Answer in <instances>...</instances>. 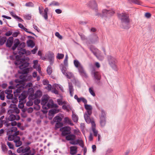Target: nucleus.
<instances>
[{
	"label": "nucleus",
	"instance_id": "1",
	"mask_svg": "<svg viewBox=\"0 0 155 155\" xmlns=\"http://www.w3.org/2000/svg\"><path fill=\"white\" fill-rule=\"evenodd\" d=\"M25 47V43L22 42L20 43L18 48V55L16 56V60L15 64L16 65H19L18 67L22 70L21 73L25 74L28 73L29 71V68H27L29 65V63L27 61V59L21 58V56L25 54L26 52L25 49L24 48Z\"/></svg>",
	"mask_w": 155,
	"mask_h": 155
},
{
	"label": "nucleus",
	"instance_id": "2",
	"mask_svg": "<svg viewBox=\"0 0 155 155\" xmlns=\"http://www.w3.org/2000/svg\"><path fill=\"white\" fill-rule=\"evenodd\" d=\"M119 18L121 20L122 25L124 29L129 28L128 25L130 22L129 17L127 14L125 13H122L118 14Z\"/></svg>",
	"mask_w": 155,
	"mask_h": 155
},
{
	"label": "nucleus",
	"instance_id": "3",
	"mask_svg": "<svg viewBox=\"0 0 155 155\" xmlns=\"http://www.w3.org/2000/svg\"><path fill=\"white\" fill-rule=\"evenodd\" d=\"M19 134V131H18L17 132L15 133V134L8 136V140L9 141L14 140L15 146L17 147L20 146L22 143L21 141L20 140V137L18 136Z\"/></svg>",
	"mask_w": 155,
	"mask_h": 155
},
{
	"label": "nucleus",
	"instance_id": "4",
	"mask_svg": "<svg viewBox=\"0 0 155 155\" xmlns=\"http://www.w3.org/2000/svg\"><path fill=\"white\" fill-rule=\"evenodd\" d=\"M74 63L75 67L78 68L80 75L86 78H87V75L83 66L77 60H74Z\"/></svg>",
	"mask_w": 155,
	"mask_h": 155
},
{
	"label": "nucleus",
	"instance_id": "5",
	"mask_svg": "<svg viewBox=\"0 0 155 155\" xmlns=\"http://www.w3.org/2000/svg\"><path fill=\"white\" fill-rule=\"evenodd\" d=\"M108 62L110 65L115 70H117L116 63L117 61L116 58L111 55H108L107 57Z\"/></svg>",
	"mask_w": 155,
	"mask_h": 155
},
{
	"label": "nucleus",
	"instance_id": "6",
	"mask_svg": "<svg viewBox=\"0 0 155 155\" xmlns=\"http://www.w3.org/2000/svg\"><path fill=\"white\" fill-rule=\"evenodd\" d=\"M106 117V115L105 111L103 110L102 109L100 116V123L101 126L103 127L105 125Z\"/></svg>",
	"mask_w": 155,
	"mask_h": 155
},
{
	"label": "nucleus",
	"instance_id": "7",
	"mask_svg": "<svg viewBox=\"0 0 155 155\" xmlns=\"http://www.w3.org/2000/svg\"><path fill=\"white\" fill-rule=\"evenodd\" d=\"M58 107V106L57 104H54L53 101L52 100H50L49 101H48L46 105L43 106V109L47 110L50 108L57 107Z\"/></svg>",
	"mask_w": 155,
	"mask_h": 155
},
{
	"label": "nucleus",
	"instance_id": "8",
	"mask_svg": "<svg viewBox=\"0 0 155 155\" xmlns=\"http://www.w3.org/2000/svg\"><path fill=\"white\" fill-rule=\"evenodd\" d=\"M19 79H16L15 82L19 84H24V82L27 80V78L26 75H22L20 76Z\"/></svg>",
	"mask_w": 155,
	"mask_h": 155
},
{
	"label": "nucleus",
	"instance_id": "9",
	"mask_svg": "<svg viewBox=\"0 0 155 155\" xmlns=\"http://www.w3.org/2000/svg\"><path fill=\"white\" fill-rule=\"evenodd\" d=\"M14 106H15L13 107V108L10 109L8 111L7 114H14L15 113L17 114L19 113V110L16 107L15 105H14Z\"/></svg>",
	"mask_w": 155,
	"mask_h": 155
},
{
	"label": "nucleus",
	"instance_id": "10",
	"mask_svg": "<svg viewBox=\"0 0 155 155\" xmlns=\"http://www.w3.org/2000/svg\"><path fill=\"white\" fill-rule=\"evenodd\" d=\"M114 11L113 10H107L103 9L102 10L103 15L104 16H110L114 14Z\"/></svg>",
	"mask_w": 155,
	"mask_h": 155
},
{
	"label": "nucleus",
	"instance_id": "11",
	"mask_svg": "<svg viewBox=\"0 0 155 155\" xmlns=\"http://www.w3.org/2000/svg\"><path fill=\"white\" fill-rule=\"evenodd\" d=\"M69 143L72 145L79 144L82 147H83L84 143L83 141L81 140L78 139L75 141H70Z\"/></svg>",
	"mask_w": 155,
	"mask_h": 155
},
{
	"label": "nucleus",
	"instance_id": "12",
	"mask_svg": "<svg viewBox=\"0 0 155 155\" xmlns=\"http://www.w3.org/2000/svg\"><path fill=\"white\" fill-rule=\"evenodd\" d=\"M92 73L94 75L95 80L97 83H99L101 77L100 73L98 72L94 71H92Z\"/></svg>",
	"mask_w": 155,
	"mask_h": 155
},
{
	"label": "nucleus",
	"instance_id": "13",
	"mask_svg": "<svg viewBox=\"0 0 155 155\" xmlns=\"http://www.w3.org/2000/svg\"><path fill=\"white\" fill-rule=\"evenodd\" d=\"M17 130V128L16 127H12L7 130V135H9L8 136L14 135L15 134V133L18 132Z\"/></svg>",
	"mask_w": 155,
	"mask_h": 155
},
{
	"label": "nucleus",
	"instance_id": "14",
	"mask_svg": "<svg viewBox=\"0 0 155 155\" xmlns=\"http://www.w3.org/2000/svg\"><path fill=\"white\" fill-rule=\"evenodd\" d=\"M91 115H89L87 113H85L84 115V117L85 120L86 122L88 124L91 123L92 124V122L93 121L94 122V119L93 118L91 119L90 116Z\"/></svg>",
	"mask_w": 155,
	"mask_h": 155
},
{
	"label": "nucleus",
	"instance_id": "15",
	"mask_svg": "<svg viewBox=\"0 0 155 155\" xmlns=\"http://www.w3.org/2000/svg\"><path fill=\"white\" fill-rule=\"evenodd\" d=\"M42 95V93L40 90L37 91L35 94H31L30 97H31L32 100H33L38 97H40Z\"/></svg>",
	"mask_w": 155,
	"mask_h": 155
},
{
	"label": "nucleus",
	"instance_id": "16",
	"mask_svg": "<svg viewBox=\"0 0 155 155\" xmlns=\"http://www.w3.org/2000/svg\"><path fill=\"white\" fill-rule=\"evenodd\" d=\"M89 49L98 59H100L99 57L97 55V53H99L100 51L97 48H95L93 46H92L89 47Z\"/></svg>",
	"mask_w": 155,
	"mask_h": 155
},
{
	"label": "nucleus",
	"instance_id": "17",
	"mask_svg": "<svg viewBox=\"0 0 155 155\" xmlns=\"http://www.w3.org/2000/svg\"><path fill=\"white\" fill-rule=\"evenodd\" d=\"M84 107L87 111L85 113H87L89 115H91L92 113V107L91 105L84 104Z\"/></svg>",
	"mask_w": 155,
	"mask_h": 155
},
{
	"label": "nucleus",
	"instance_id": "18",
	"mask_svg": "<svg viewBox=\"0 0 155 155\" xmlns=\"http://www.w3.org/2000/svg\"><path fill=\"white\" fill-rule=\"evenodd\" d=\"M20 117L17 114L15 115L14 114H12L9 115V116L8 118V120L10 121H13L15 120H19Z\"/></svg>",
	"mask_w": 155,
	"mask_h": 155
},
{
	"label": "nucleus",
	"instance_id": "19",
	"mask_svg": "<svg viewBox=\"0 0 155 155\" xmlns=\"http://www.w3.org/2000/svg\"><path fill=\"white\" fill-rule=\"evenodd\" d=\"M49 99L48 97V95H45L42 98L41 102V104L42 105V108L43 106H45L48 103Z\"/></svg>",
	"mask_w": 155,
	"mask_h": 155
},
{
	"label": "nucleus",
	"instance_id": "20",
	"mask_svg": "<svg viewBox=\"0 0 155 155\" xmlns=\"http://www.w3.org/2000/svg\"><path fill=\"white\" fill-rule=\"evenodd\" d=\"M25 85L24 84H16V87L17 89L14 92L15 94V93L17 94L20 93L21 90H22L24 88Z\"/></svg>",
	"mask_w": 155,
	"mask_h": 155
},
{
	"label": "nucleus",
	"instance_id": "21",
	"mask_svg": "<svg viewBox=\"0 0 155 155\" xmlns=\"http://www.w3.org/2000/svg\"><path fill=\"white\" fill-rule=\"evenodd\" d=\"M88 5L93 9H96L97 8V4L95 1H92L89 2Z\"/></svg>",
	"mask_w": 155,
	"mask_h": 155
},
{
	"label": "nucleus",
	"instance_id": "22",
	"mask_svg": "<svg viewBox=\"0 0 155 155\" xmlns=\"http://www.w3.org/2000/svg\"><path fill=\"white\" fill-rule=\"evenodd\" d=\"M13 41V37H10L8 39L6 45L7 47H11L12 46Z\"/></svg>",
	"mask_w": 155,
	"mask_h": 155
},
{
	"label": "nucleus",
	"instance_id": "23",
	"mask_svg": "<svg viewBox=\"0 0 155 155\" xmlns=\"http://www.w3.org/2000/svg\"><path fill=\"white\" fill-rule=\"evenodd\" d=\"M91 128L92 130L94 133V135L95 136H97L98 131L96 130V124L95 122H92Z\"/></svg>",
	"mask_w": 155,
	"mask_h": 155
},
{
	"label": "nucleus",
	"instance_id": "24",
	"mask_svg": "<svg viewBox=\"0 0 155 155\" xmlns=\"http://www.w3.org/2000/svg\"><path fill=\"white\" fill-rule=\"evenodd\" d=\"M75 136L72 134L68 135L66 137V139L67 140L75 141Z\"/></svg>",
	"mask_w": 155,
	"mask_h": 155
},
{
	"label": "nucleus",
	"instance_id": "25",
	"mask_svg": "<svg viewBox=\"0 0 155 155\" xmlns=\"http://www.w3.org/2000/svg\"><path fill=\"white\" fill-rule=\"evenodd\" d=\"M20 44L19 41L18 39H15L14 41V44L12 47V49L13 50H15L16 48L19 46Z\"/></svg>",
	"mask_w": 155,
	"mask_h": 155
},
{
	"label": "nucleus",
	"instance_id": "26",
	"mask_svg": "<svg viewBox=\"0 0 155 155\" xmlns=\"http://www.w3.org/2000/svg\"><path fill=\"white\" fill-rule=\"evenodd\" d=\"M70 149L71 154L74 155L77 152V147L75 146H71L70 147Z\"/></svg>",
	"mask_w": 155,
	"mask_h": 155
},
{
	"label": "nucleus",
	"instance_id": "27",
	"mask_svg": "<svg viewBox=\"0 0 155 155\" xmlns=\"http://www.w3.org/2000/svg\"><path fill=\"white\" fill-rule=\"evenodd\" d=\"M27 44L28 47L33 48L35 45V43L33 41L31 40H28L27 41Z\"/></svg>",
	"mask_w": 155,
	"mask_h": 155
},
{
	"label": "nucleus",
	"instance_id": "28",
	"mask_svg": "<svg viewBox=\"0 0 155 155\" xmlns=\"http://www.w3.org/2000/svg\"><path fill=\"white\" fill-rule=\"evenodd\" d=\"M48 8H45L44 10V13H42L41 15L44 18L45 20H47L48 19Z\"/></svg>",
	"mask_w": 155,
	"mask_h": 155
},
{
	"label": "nucleus",
	"instance_id": "29",
	"mask_svg": "<svg viewBox=\"0 0 155 155\" xmlns=\"http://www.w3.org/2000/svg\"><path fill=\"white\" fill-rule=\"evenodd\" d=\"M73 87L71 83H69V89L70 96L71 97L73 96L74 94V90L73 88Z\"/></svg>",
	"mask_w": 155,
	"mask_h": 155
},
{
	"label": "nucleus",
	"instance_id": "30",
	"mask_svg": "<svg viewBox=\"0 0 155 155\" xmlns=\"http://www.w3.org/2000/svg\"><path fill=\"white\" fill-rule=\"evenodd\" d=\"M59 110L58 109H52L50 110L49 114L50 115H53L54 114L58 113Z\"/></svg>",
	"mask_w": 155,
	"mask_h": 155
},
{
	"label": "nucleus",
	"instance_id": "31",
	"mask_svg": "<svg viewBox=\"0 0 155 155\" xmlns=\"http://www.w3.org/2000/svg\"><path fill=\"white\" fill-rule=\"evenodd\" d=\"M12 92V91L9 90H6L5 91V93L7 94L6 97L8 99H10L12 98L13 96L12 94H11Z\"/></svg>",
	"mask_w": 155,
	"mask_h": 155
},
{
	"label": "nucleus",
	"instance_id": "32",
	"mask_svg": "<svg viewBox=\"0 0 155 155\" xmlns=\"http://www.w3.org/2000/svg\"><path fill=\"white\" fill-rule=\"evenodd\" d=\"M10 13L11 15L15 19L19 20L21 22L23 21V20L20 17L17 16L14 12H11Z\"/></svg>",
	"mask_w": 155,
	"mask_h": 155
},
{
	"label": "nucleus",
	"instance_id": "33",
	"mask_svg": "<svg viewBox=\"0 0 155 155\" xmlns=\"http://www.w3.org/2000/svg\"><path fill=\"white\" fill-rule=\"evenodd\" d=\"M64 122L65 123H67L71 126H73L74 124L72 122L70 119L68 117H65L64 118Z\"/></svg>",
	"mask_w": 155,
	"mask_h": 155
},
{
	"label": "nucleus",
	"instance_id": "34",
	"mask_svg": "<svg viewBox=\"0 0 155 155\" xmlns=\"http://www.w3.org/2000/svg\"><path fill=\"white\" fill-rule=\"evenodd\" d=\"M62 120V118L59 116H57L55 117L53 121L55 122H61Z\"/></svg>",
	"mask_w": 155,
	"mask_h": 155
},
{
	"label": "nucleus",
	"instance_id": "35",
	"mask_svg": "<svg viewBox=\"0 0 155 155\" xmlns=\"http://www.w3.org/2000/svg\"><path fill=\"white\" fill-rule=\"evenodd\" d=\"M26 97V96L25 94L24 93L22 92L18 97L19 100L20 101H22Z\"/></svg>",
	"mask_w": 155,
	"mask_h": 155
},
{
	"label": "nucleus",
	"instance_id": "36",
	"mask_svg": "<svg viewBox=\"0 0 155 155\" xmlns=\"http://www.w3.org/2000/svg\"><path fill=\"white\" fill-rule=\"evenodd\" d=\"M55 125V129L57 130L58 129L62 127L63 125V123L62 122H56Z\"/></svg>",
	"mask_w": 155,
	"mask_h": 155
},
{
	"label": "nucleus",
	"instance_id": "37",
	"mask_svg": "<svg viewBox=\"0 0 155 155\" xmlns=\"http://www.w3.org/2000/svg\"><path fill=\"white\" fill-rule=\"evenodd\" d=\"M61 131H68V132H71L70 128L69 127H64L61 128L60 129Z\"/></svg>",
	"mask_w": 155,
	"mask_h": 155
},
{
	"label": "nucleus",
	"instance_id": "38",
	"mask_svg": "<svg viewBox=\"0 0 155 155\" xmlns=\"http://www.w3.org/2000/svg\"><path fill=\"white\" fill-rule=\"evenodd\" d=\"M99 40L98 37L96 35H94L92 38L91 41L93 43H95Z\"/></svg>",
	"mask_w": 155,
	"mask_h": 155
},
{
	"label": "nucleus",
	"instance_id": "39",
	"mask_svg": "<svg viewBox=\"0 0 155 155\" xmlns=\"http://www.w3.org/2000/svg\"><path fill=\"white\" fill-rule=\"evenodd\" d=\"M72 119L74 122H78V116L74 114L73 112H72Z\"/></svg>",
	"mask_w": 155,
	"mask_h": 155
},
{
	"label": "nucleus",
	"instance_id": "40",
	"mask_svg": "<svg viewBox=\"0 0 155 155\" xmlns=\"http://www.w3.org/2000/svg\"><path fill=\"white\" fill-rule=\"evenodd\" d=\"M6 38L5 37H2L0 38V45H3L6 42Z\"/></svg>",
	"mask_w": 155,
	"mask_h": 155
},
{
	"label": "nucleus",
	"instance_id": "41",
	"mask_svg": "<svg viewBox=\"0 0 155 155\" xmlns=\"http://www.w3.org/2000/svg\"><path fill=\"white\" fill-rule=\"evenodd\" d=\"M79 100L77 101L79 103L82 101L84 104L87 103V100L83 97H81L79 98Z\"/></svg>",
	"mask_w": 155,
	"mask_h": 155
},
{
	"label": "nucleus",
	"instance_id": "42",
	"mask_svg": "<svg viewBox=\"0 0 155 155\" xmlns=\"http://www.w3.org/2000/svg\"><path fill=\"white\" fill-rule=\"evenodd\" d=\"M60 5V4L57 2H56L55 1H52L51 3H50L49 6H59Z\"/></svg>",
	"mask_w": 155,
	"mask_h": 155
},
{
	"label": "nucleus",
	"instance_id": "43",
	"mask_svg": "<svg viewBox=\"0 0 155 155\" xmlns=\"http://www.w3.org/2000/svg\"><path fill=\"white\" fill-rule=\"evenodd\" d=\"M2 149L3 151L6 152L7 151L6 146L4 144L2 143L1 144Z\"/></svg>",
	"mask_w": 155,
	"mask_h": 155
},
{
	"label": "nucleus",
	"instance_id": "44",
	"mask_svg": "<svg viewBox=\"0 0 155 155\" xmlns=\"http://www.w3.org/2000/svg\"><path fill=\"white\" fill-rule=\"evenodd\" d=\"M30 147L29 146H27L25 148L23 147V153H26L27 152L29 151L30 150Z\"/></svg>",
	"mask_w": 155,
	"mask_h": 155
},
{
	"label": "nucleus",
	"instance_id": "45",
	"mask_svg": "<svg viewBox=\"0 0 155 155\" xmlns=\"http://www.w3.org/2000/svg\"><path fill=\"white\" fill-rule=\"evenodd\" d=\"M67 77L68 79H71V78H73V74L71 72H68L67 73L66 75H65Z\"/></svg>",
	"mask_w": 155,
	"mask_h": 155
},
{
	"label": "nucleus",
	"instance_id": "46",
	"mask_svg": "<svg viewBox=\"0 0 155 155\" xmlns=\"http://www.w3.org/2000/svg\"><path fill=\"white\" fill-rule=\"evenodd\" d=\"M131 2L135 4L138 5H141L142 3L138 0H131Z\"/></svg>",
	"mask_w": 155,
	"mask_h": 155
},
{
	"label": "nucleus",
	"instance_id": "47",
	"mask_svg": "<svg viewBox=\"0 0 155 155\" xmlns=\"http://www.w3.org/2000/svg\"><path fill=\"white\" fill-rule=\"evenodd\" d=\"M0 98L2 101L5 99L4 93L3 91H2L0 93Z\"/></svg>",
	"mask_w": 155,
	"mask_h": 155
},
{
	"label": "nucleus",
	"instance_id": "48",
	"mask_svg": "<svg viewBox=\"0 0 155 155\" xmlns=\"http://www.w3.org/2000/svg\"><path fill=\"white\" fill-rule=\"evenodd\" d=\"M47 71L49 75H50L52 73V69L50 66H48L47 68Z\"/></svg>",
	"mask_w": 155,
	"mask_h": 155
},
{
	"label": "nucleus",
	"instance_id": "49",
	"mask_svg": "<svg viewBox=\"0 0 155 155\" xmlns=\"http://www.w3.org/2000/svg\"><path fill=\"white\" fill-rule=\"evenodd\" d=\"M25 5L27 7H33L34 6V4L31 2L26 3Z\"/></svg>",
	"mask_w": 155,
	"mask_h": 155
},
{
	"label": "nucleus",
	"instance_id": "50",
	"mask_svg": "<svg viewBox=\"0 0 155 155\" xmlns=\"http://www.w3.org/2000/svg\"><path fill=\"white\" fill-rule=\"evenodd\" d=\"M64 57V55L63 54L58 53L57 58L59 59H62Z\"/></svg>",
	"mask_w": 155,
	"mask_h": 155
},
{
	"label": "nucleus",
	"instance_id": "51",
	"mask_svg": "<svg viewBox=\"0 0 155 155\" xmlns=\"http://www.w3.org/2000/svg\"><path fill=\"white\" fill-rule=\"evenodd\" d=\"M7 144L10 149H13V145L11 143L7 142Z\"/></svg>",
	"mask_w": 155,
	"mask_h": 155
},
{
	"label": "nucleus",
	"instance_id": "52",
	"mask_svg": "<svg viewBox=\"0 0 155 155\" xmlns=\"http://www.w3.org/2000/svg\"><path fill=\"white\" fill-rule=\"evenodd\" d=\"M33 63L34 65L33 66V68H36V67L38 66V61L37 60H34L33 61Z\"/></svg>",
	"mask_w": 155,
	"mask_h": 155
},
{
	"label": "nucleus",
	"instance_id": "53",
	"mask_svg": "<svg viewBox=\"0 0 155 155\" xmlns=\"http://www.w3.org/2000/svg\"><path fill=\"white\" fill-rule=\"evenodd\" d=\"M62 132L61 134L62 136H65L70 134L71 132H68V131H61Z\"/></svg>",
	"mask_w": 155,
	"mask_h": 155
},
{
	"label": "nucleus",
	"instance_id": "54",
	"mask_svg": "<svg viewBox=\"0 0 155 155\" xmlns=\"http://www.w3.org/2000/svg\"><path fill=\"white\" fill-rule=\"evenodd\" d=\"M39 13L40 15L42 14V12H43V10H44V8L42 7H39Z\"/></svg>",
	"mask_w": 155,
	"mask_h": 155
},
{
	"label": "nucleus",
	"instance_id": "55",
	"mask_svg": "<svg viewBox=\"0 0 155 155\" xmlns=\"http://www.w3.org/2000/svg\"><path fill=\"white\" fill-rule=\"evenodd\" d=\"M23 30L24 31H25L26 32L29 33L33 35H34L35 36H36V35L34 33H33L32 32H31L30 31H28V29L25 27L24 28Z\"/></svg>",
	"mask_w": 155,
	"mask_h": 155
},
{
	"label": "nucleus",
	"instance_id": "56",
	"mask_svg": "<svg viewBox=\"0 0 155 155\" xmlns=\"http://www.w3.org/2000/svg\"><path fill=\"white\" fill-rule=\"evenodd\" d=\"M34 103L35 104L38 105L40 102V100L38 99H35L34 100Z\"/></svg>",
	"mask_w": 155,
	"mask_h": 155
},
{
	"label": "nucleus",
	"instance_id": "57",
	"mask_svg": "<svg viewBox=\"0 0 155 155\" xmlns=\"http://www.w3.org/2000/svg\"><path fill=\"white\" fill-rule=\"evenodd\" d=\"M89 91L90 94L93 96H95V94L93 90L91 88H89Z\"/></svg>",
	"mask_w": 155,
	"mask_h": 155
},
{
	"label": "nucleus",
	"instance_id": "58",
	"mask_svg": "<svg viewBox=\"0 0 155 155\" xmlns=\"http://www.w3.org/2000/svg\"><path fill=\"white\" fill-rule=\"evenodd\" d=\"M57 102L58 104L60 105H61L64 104V102H62L61 100L60 99H58Z\"/></svg>",
	"mask_w": 155,
	"mask_h": 155
},
{
	"label": "nucleus",
	"instance_id": "59",
	"mask_svg": "<svg viewBox=\"0 0 155 155\" xmlns=\"http://www.w3.org/2000/svg\"><path fill=\"white\" fill-rule=\"evenodd\" d=\"M23 147H21L18 148L17 150V152L18 153H23Z\"/></svg>",
	"mask_w": 155,
	"mask_h": 155
},
{
	"label": "nucleus",
	"instance_id": "60",
	"mask_svg": "<svg viewBox=\"0 0 155 155\" xmlns=\"http://www.w3.org/2000/svg\"><path fill=\"white\" fill-rule=\"evenodd\" d=\"M25 18L28 20H30L31 18V16L29 15H27L24 16Z\"/></svg>",
	"mask_w": 155,
	"mask_h": 155
},
{
	"label": "nucleus",
	"instance_id": "61",
	"mask_svg": "<svg viewBox=\"0 0 155 155\" xmlns=\"http://www.w3.org/2000/svg\"><path fill=\"white\" fill-rule=\"evenodd\" d=\"M38 48L37 47H35V48L31 51V52L32 54H35L36 51L38 50Z\"/></svg>",
	"mask_w": 155,
	"mask_h": 155
},
{
	"label": "nucleus",
	"instance_id": "62",
	"mask_svg": "<svg viewBox=\"0 0 155 155\" xmlns=\"http://www.w3.org/2000/svg\"><path fill=\"white\" fill-rule=\"evenodd\" d=\"M51 88L52 86L50 84H48V86L45 87V88L48 91H50Z\"/></svg>",
	"mask_w": 155,
	"mask_h": 155
},
{
	"label": "nucleus",
	"instance_id": "63",
	"mask_svg": "<svg viewBox=\"0 0 155 155\" xmlns=\"http://www.w3.org/2000/svg\"><path fill=\"white\" fill-rule=\"evenodd\" d=\"M55 35L60 39H61L62 38V36L60 35L58 32H56L55 33Z\"/></svg>",
	"mask_w": 155,
	"mask_h": 155
},
{
	"label": "nucleus",
	"instance_id": "64",
	"mask_svg": "<svg viewBox=\"0 0 155 155\" xmlns=\"http://www.w3.org/2000/svg\"><path fill=\"white\" fill-rule=\"evenodd\" d=\"M24 107V104L22 103H20L18 105V107L21 109H22Z\"/></svg>",
	"mask_w": 155,
	"mask_h": 155
}]
</instances>
